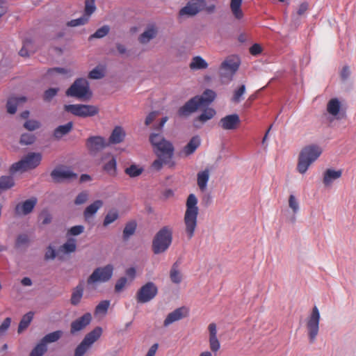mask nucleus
I'll return each mask as SVG.
<instances>
[{"label": "nucleus", "instance_id": "f257e3e1", "mask_svg": "<svg viewBox=\"0 0 356 356\" xmlns=\"http://www.w3.org/2000/svg\"><path fill=\"white\" fill-rule=\"evenodd\" d=\"M149 140L158 157L152 163V168L155 170H160L163 165L174 167L175 163L172 161V157L175 149L172 144L165 139L161 134H151Z\"/></svg>", "mask_w": 356, "mask_h": 356}, {"label": "nucleus", "instance_id": "f03ea898", "mask_svg": "<svg viewBox=\"0 0 356 356\" xmlns=\"http://www.w3.org/2000/svg\"><path fill=\"white\" fill-rule=\"evenodd\" d=\"M197 198L194 194H190L186 200V211L184 217L185 233L188 239L193 238L197 225L199 209Z\"/></svg>", "mask_w": 356, "mask_h": 356}, {"label": "nucleus", "instance_id": "7ed1b4c3", "mask_svg": "<svg viewBox=\"0 0 356 356\" xmlns=\"http://www.w3.org/2000/svg\"><path fill=\"white\" fill-rule=\"evenodd\" d=\"M322 153L321 148L315 145L305 147L300 152L297 170L300 174H305L309 166L316 161Z\"/></svg>", "mask_w": 356, "mask_h": 356}, {"label": "nucleus", "instance_id": "20e7f679", "mask_svg": "<svg viewBox=\"0 0 356 356\" xmlns=\"http://www.w3.org/2000/svg\"><path fill=\"white\" fill-rule=\"evenodd\" d=\"M240 65L241 60L238 56L231 55L226 57L218 69V74L221 81L223 83H229L238 71Z\"/></svg>", "mask_w": 356, "mask_h": 356}, {"label": "nucleus", "instance_id": "39448f33", "mask_svg": "<svg viewBox=\"0 0 356 356\" xmlns=\"http://www.w3.org/2000/svg\"><path fill=\"white\" fill-rule=\"evenodd\" d=\"M172 242V229L168 226L162 227L152 241V250L156 254L165 252Z\"/></svg>", "mask_w": 356, "mask_h": 356}, {"label": "nucleus", "instance_id": "423d86ee", "mask_svg": "<svg viewBox=\"0 0 356 356\" xmlns=\"http://www.w3.org/2000/svg\"><path fill=\"white\" fill-rule=\"evenodd\" d=\"M114 266L107 264L104 266L96 268L87 279V284L92 288L98 284L108 282L113 277Z\"/></svg>", "mask_w": 356, "mask_h": 356}, {"label": "nucleus", "instance_id": "0eeeda50", "mask_svg": "<svg viewBox=\"0 0 356 356\" xmlns=\"http://www.w3.org/2000/svg\"><path fill=\"white\" fill-rule=\"evenodd\" d=\"M66 95L79 99H89L92 96L89 83L85 79H78L66 91Z\"/></svg>", "mask_w": 356, "mask_h": 356}, {"label": "nucleus", "instance_id": "6e6552de", "mask_svg": "<svg viewBox=\"0 0 356 356\" xmlns=\"http://www.w3.org/2000/svg\"><path fill=\"white\" fill-rule=\"evenodd\" d=\"M42 160V154L40 153H30L21 161L15 163L10 167L11 173L18 171L24 172L36 168Z\"/></svg>", "mask_w": 356, "mask_h": 356}, {"label": "nucleus", "instance_id": "1a4fd4ad", "mask_svg": "<svg viewBox=\"0 0 356 356\" xmlns=\"http://www.w3.org/2000/svg\"><path fill=\"white\" fill-rule=\"evenodd\" d=\"M320 320V312L318 307L314 306L306 321L307 335L310 343L314 342L318 334Z\"/></svg>", "mask_w": 356, "mask_h": 356}, {"label": "nucleus", "instance_id": "9d476101", "mask_svg": "<svg viewBox=\"0 0 356 356\" xmlns=\"http://www.w3.org/2000/svg\"><path fill=\"white\" fill-rule=\"evenodd\" d=\"M65 110L81 118L92 117L99 113V108L97 106L88 104L65 105Z\"/></svg>", "mask_w": 356, "mask_h": 356}, {"label": "nucleus", "instance_id": "9b49d317", "mask_svg": "<svg viewBox=\"0 0 356 356\" xmlns=\"http://www.w3.org/2000/svg\"><path fill=\"white\" fill-rule=\"evenodd\" d=\"M157 286L152 282L143 285L136 293V300L139 303H146L152 300L157 294Z\"/></svg>", "mask_w": 356, "mask_h": 356}, {"label": "nucleus", "instance_id": "f8f14e48", "mask_svg": "<svg viewBox=\"0 0 356 356\" xmlns=\"http://www.w3.org/2000/svg\"><path fill=\"white\" fill-rule=\"evenodd\" d=\"M37 204L38 198L34 196L24 201H21L15 207V215L17 217L26 216L33 211Z\"/></svg>", "mask_w": 356, "mask_h": 356}, {"label": "nucleus", "instance_id": "ddd939ff", "mask_svg": "<svg viewBox=\"0 0 356 356\" xmlns=\"http://www.w3.org/2000/svg\"><path fill=\"white\" fill-rule=\"evenodd\" d=\"M205 6L206 1L204 0H192L180 10L179 15L181 17L194 16L203 10Z\"/></svg>", "mask_w": 356, "mask_h": 356}, {"label": "nucleus", "instance_id": "4468645a", "mask_svg": "<svg viewBox=\"0 0 356 356\" xmlns=\"http://www.w3.org/2000/svg\"><path fill=\"white\" fill-rule=\"evenodd\" d=\"M86 145L91 153L96 154L108 146V143L104 137L95 136L88 138Z\"/></svg>", "mask_w": 356, "mask_h": 356}, {"label": "nucleus", "instance_id": "2eb2a0df", "mask_svg": "<svg viewBox=\"0 0 356 356\" xmlns=\"http://www.w3.org/2000/svg\"><path fill=\"white\" fill-rule=\"evenodd\" d=\"M51 176L57 182L76 179L77 177L76 174L74 173L70 168L65 166L56 168L51 172Z\"/></svg>", "mask_w": 356, "mask_h": 356}, {"label": "nucleus", "instance_id": "dca6fc26", "mask_svg": "<svg viewBox=\"0 0 356 356\" xmlns=\"http://www.w3.org/2000/svg\"><path fill=\"white\" fill-rule=\"evenodd\" d=\"M188 314V309L185 307H179L169 313L163 321L164 327H168L175 322L180 321L186 317Z\"/></svg>", "mask_w": 356, "mask_h": 356}, {"label": "nucleus", "instance_id": "f3484780", "mask_svg": "<svg viewBox=\"0 0 356 356\" xmlns=\"http://www.w3.org/2000/svg\"><path fill=\"white\" fill-rule=\"evenodd\" d=\"M92 321V315L90 313H86L81 317L72 321L70 326V332L72 334L81 331L87 325H88Z\"/></svg>", "mask_w": 356, "mask_h": 356}, {"label": "nucleus", "instance_id": "a211bd4d", "mask_svg": "<svg viewBox=\"0 0 356 356\" xmlns=\"http://www.w3.org/2000/svg\"><path fill=\"white\" fill-rule=\"evenodd\" d=\"M201 107H202V106L200 102L199 96H195L181 107L179 109L178 113L180 116H187Z\"/></svg>", "mask_w": 356, "mask_h": 356}, {"label": "nucleus", "instance_id": "6ab92c4d", "mask_svg": "<svg viewBox=\"0 0 356 356\" xmlns=\"http://www.w3.org/2000/svg\"><path fill=\"white\" fill-rule=\"evenodd\" d=\"M240 124V118L237 114H232L221 118L219 126L225 130H234Z\"/></svg>", "mask_w": 356, "mask_h": 356}, {"label": "nucleus", "instance_id": "aec40b11", "mask_svg": "<svg viewBox=\"0 0 356 356\" xmlns=\"http://www.w3.org/2000/svg\"><path fill=\"white\" fill-rule=\"evenodd\" d=\"M327 112L332 118V120L341 118V102L337 98L331 99L327 104Z\"/></svg>", "mask_w": 356, "mask_h": 356}, {"label": "nucleus", "instance_id": "412c9836", "mask_svg": "<svg viewBox=\"0 0 356 356\" xmlns=\"http://www.w3.org/2000/svg\"><path fill=\"white\" fill-rule=\"evenodd\" d=\"M103 201L97 200L89 204L83 211V217L86 221H89L94 218L97 211L103 207Z\"/></svg>", "mask_w": 356, "mask_h": 356}, {"label": "nucleus", "instance_id": "4be33fe9", "mask_svg": "<svg viewBox=\"0 0 356 356\" xmlns=\"http://www.w3.org/2000/svg\"><path fill=\"white\" fill-rule=\"evenodd\" d=\"M210 178V170L206 168L197 174V185L202 193L207 190V185Z\"/></svg>", "mask_w": 356, "mask_h": 356}, {"label": "nucleus", "instance_id": "5701e85b", "mask_svg": "<svg viewBox=\"0 0 356 356\" xmlns=\"http://www.w3.org/2000/svg\"><path fill=\"white\" fill-rule=\"evenodd\" d=\"M201 140L199 136H193L181 152V155L188 156L195 152L200 145Z\"/></svg>", "mask_w": 356, "mask_h": 356}, {"label": "nucleus", "instance_id": "b1692460", "mask_svg": "<svg viewBox=\"0 0 356 356\" xmlns=\"http://www.w3.org/2000/svg\"><path fill=\"white\" fill-rule=\"evenodd\" d=\"M342 175V170H335L333 169H327L323 174V182L325 186H330L337 179H339Z\"/></svg>", "mask_w": 356, "mask_h": 356}, {"label": "nucleus", "instance_id": "393cba45", "mask_svg": "<svg viewBox=\"0 0 356 356\" xmlns=\"http://www.w3.org/2000/svg\"><path fill=\"white\" fill-rule=\"evenodd\" d=\"M83 291L84 286L82 282L77 284L76 286L72 289L70 298V303L72 305L76 306L81 302L83 296Z\"/></svg>", "mask_w": 356, "mask_h": 356}, {"label": "nucleus", "instance_id": "a878e982", "mask_svg": "<svg viewBox=\"0 0 356 356\" xmlns=\"http://www.w3.org/2000/svg\"><path fill=\"white\" fill-rule=\"evenodd\" d=\"M125 136H126V133H125L124 130L121 127H115L113 129V130L109 137L108 143H111V144L120 143L124 140Z\"/></svg>", "mask_w": 356, "mask_h": 356}, {"label": "nucleus", "instance_id": "bb28decb", "mask_svg": "<svg viewBox=\"0 0 356 356\" xmlns=\"http://www.w3.org/2000/svg\"><path fill=\"white\" fill-rule=\"evenodd\" d=\"M208 67V63L200 56L193 57L189 64V67L192 70H205Z\"/></svg>", "mask_w": 356, "mask_h": 356}, {"label": "nucleus", "instance_id": "cd10ccee", "mask_svg": "<svg viewBox=\"0 0 356 356\" xmlns=\"http://www.w3.org/2000/svg\"><path fill=\"white\" fill-rule=\"evenodd\" d=\"M157 34V29L154 26H149L139 37L138 40L142 44H147L154 39Z\"/></svg>", "mask_w": 356, "mask_h": 356}, {"label": "nucleus", "instance_id": "c85d7f7f", "mask_svg": "<svg viewBox=\"0 0 356 356\" xmlns=\"http://www.w3.org/2000/svg\"><path fill=\"white\" fill-rule=\"evenodd\" d=\"M103 159L106 161L104 165V170L109 175H115L116 172V160L115 157L111 154H107Z\"/></svg>", "mask_w": 356, "mask_h": 356}, {"label": "nucleus", "instance_id": "c756f323", "mask_svg": "<svg viewBox=\"0 0 356 356\" xmlns=\"http://www.w3.org/2000/svg\"><path fill=\"white\" fill-rule=\"evenodd\" d=\"M26 101V98L25 97L9 98L6 104L8 113L10 114L15 113L17 111L18 104L20 103H24Z\"/></svg>", "mask_w": 356, "mask_h": 356}, {"label": "nucleus", "instance_id": "7c9ffc66", "mask_svg": "<svg viewBox=\"0 0 356 356\" xmlns=\"http://www.w3.org/2000/svg\"><path fill=\"white\" fill-rule=\"evenodd\" d=\"M288 204H289V207L291 209L292 213H293V216L291 218V221L292 222H294L296 220L295 216L300 211V202H299L298 197L295 195L291 194L289 197Z\"/></svg>", "mask_w": 356, "mask_h": 356}, {"label": "nucleus", "instance_id": "2f4dec72", "mask_svg": "<svg viewBox=\"0 0 356 356\" xmlns=\"http://www.w3.org/2000/svg\"><path fill=\"white\" fill-rule=\"evenodd\" d=\"M102 332V327H96L87 334L83 340L91 346L101 337Z\"/></svg>", "mask_w": 356, "mask_h": 356}, {"label": "nucleus", "instance_id": "473e14b6", "mask_svg": "<svg viewBox=\"0 0 356 356\" xmlns=\"http://www.w3.org/2000/svg\"><path fill=\"white\" fill-rule=\"evenodd\" d=\"M120 217L119 211L115 209L109 210L104 216L103 226L107 227L111 224L115 222Z\"/></svg>", "mask_w": 356, "mask_h": 356}, {"label": "nucleus", "instance_id": "72a5a7b5", "mask_svg": "<svg viewBox=\"0 0 356 356\" xmlns=\"http://www.w3.org/2000/svg\"><path fill=\"white\" fill-rule=\"evenodd\" d=\"M242 0H231L230 8L232 14L237 19H241L243 17V13L241 10Z\"/></svg>", "mask_w": 356, "mask_h": 356}, {"label": "nucleus", "instance_id": "f704fd0d", "mask_svg": "<svg viewBox=\"0 0 356 356\" xmlns=\"http://www.w3.org/2000/svg\"><path fill=\"white\" fill-rule=\"evenodd\" d=\"M73 123L72 122H67L66 124L58 126L54 132V136L56 138H61L63 136L67 134L72 129Z\"/></svg>", "mask_w": 356, "mask_h": 356}, {"label": "nucleus", "instance_id": "c9c22d12", "mask_svg": "<svg viewBox=\"0 0 356 356\" xmlns=\"http://www.w3.org/2000/svg\"><path fill=\"white\" fill-rule=\"evenodd\" d=\"M60 250L65 254H70L76 251V240L73 238H70L67 241L63 243Z\"/></svg>", "mask_w": 356, "mask_h": 356}, {"label": "nucleus", "instance_id": "e433bc0d", "mask_svg": "<svg viewBox=\"0 0 356 356\" xmlns=\"http://www.w3.org/2000/svg\"><path fill=\"white\" fill-rule=\"evenodd\" d=\"M170 277L171 281L175 284H179L181 282L182 275L179 269V264L177 262L175 263L171 267Z\"/></svg>", "mask_w": 356, "mask_h": 356}, {"label": "nucleus", "instance_id": "4c0bfd02", "mask_svg": "<svg viewBox=\"0 0 356 356\" xmlns=\"http://www.w3.org/2000/svg\"><path fill=\"white\" fill-rule=\"evenodd\" d=\"M215 97L216 93L211 90H207L201 96H199L200 102L202 106L209 105L211 102L214 100Z\"/></svg>", "mask_w": 356, "mask_h": 356}, {"label": "nucleus", "instance_id": "58836bf2", "mask_svg": "<svg viewBox=\"0 0 356 356\" xmlns=\"http://www.w3.org/2000/svg\"><path fill=\"white\" fill-rule=\"evenodd\" d=\"M63 335L61 330H57L46 334L41 340V341L47 346V343H54L57 341Z\"/></svg>", "mask_w": 356, "mask_h": 356}, {"label": "nucleus", "instance_id": "ea45409f", "mask_svg": "<svg viewBox=\"0 0 356 356\" xmlns=\"http://www.w3.org/2000/svg\"><path fill=\"white\" fill-rule=\"evenodd\" d=\"M136 226L137 225L135 221H131L126 224L123 230V238L124 240H127L135 233Z\"/></svg>", "mask_w": 356, "mask_h": 356}, {"label": "nucleus", "instance_id": "a19ab883", "mask_svg": "<svg viewBox=\"0 0 356 356\" xmlns=\"http://www.w3.org/2000/svg\"><path fill=\"white\" fill-rule=\"evenodd\" d=\"M15 184L13 178L11 176H2L0 177V191H5L10 188Z\"/></svg>", "mask_w": 356, "mask_h": 356}, {"label": "nucleus", "instance_id": "79ce46f5", "mask_svg": "<svg viewBox=\"0 0 356 356\" xmlns=\"http://www.w3.org/2000/svg\"><path fill=\"white\" fill-rule=\"evenodd\" d=\"M33 318V314L31 312L27 313L26 315L23 316L22 318L19 327H18V332L21 333L25 329L28 327L31 321Z\"/></svg>", "mask_w": 356, "mask_h": 356}, {"label": "nucleus", "instance_id": "37998d69", "mask_svg": "<svg viewBox=\"0 0 356 356\" xmlns=\"http://www.w3.org/2000/svg\"><path fill=\"white\" fill-rule=\"evenodd\" d=\"M30 240L27 234H19L15 241V247L17 248H26L29 244Z\"/></svg>", "mask_w": 356, "mask_h": 356}, {"label": "nucleus", "instance_id": "c03bdc74", "mask_svg": "<svg viewBox=\"0 0 356 356\" xmlns=\"http://www.w3.org/2000/svg\"><path fill=\"white\" fill-rule=\"evenodd\" d=\"M216 115V111L211 108H206L203 113L198 117L197 120L202 122H205L211 120Z\"/></svg>", "mask_w": 356, "mask_h": 356}, {"label": "nucleus", "instance_id": "a18cd8bd", "mask_svg": "<svg viewBox=\"0 0 356 356\" xmlns=\"http://www.w3.org/2000/svg\"><path fill=\"white\" fill-rule=\"evenodd\" d=\"M110 305L109 300H102L96 307L95 313V314L105 315L107 313L108 309Z\"/></svg>", "mask_w": 356, "mask_h": 356}, {"label": "nucleus", "instance_id": "49530a36", "mask_svg": "<svg viewBox=\"0 0 356 356\" xmlns=\"http://www.w3.org/2000/svg\"><path fill=\"white\" fill-rule=\"evenodd\" d=\"M47 350V346L40 341V342L33 349L30 356H42Z\"/></svg>", "mask_w": 356, "mask_h": 356}, {"label": "nucleus", "instance_id": "de8ad7c7", "mask_svg": "<svg viewBox=\"0 0 356 356\" xmlns=\"http://www.w3.org/2000/svg\"><path fill=\"white\" fill-rule=\"evenodd\" d=\"M245 92V86L241 85L237 90L234 92V95L232 98V101L234 103H238L241 101L243 95Z\"/></svg>", "mask_w": 356, "mask_h": 356}, {"label": "nucleus", "instance_id": "09e8293b", "mask_svg": "<svg viewBox=\"0 0 356 356\" xmlns=\"http://www.w3.org/2000/svg\"><path fill=\"white\" fill-rule=\"evenodd\" d=\"M91 346L88 345L85 341H82L81 343L76 347L74 356H83V355L89 350Z\"/></svg>", "mask_w": 356, "mask_h": 356}, {"label": "nucleus", "instance_id": "8fccbe9b", "mask_svg": "<svg viewBox=\"0 0 356 356\" xmlns=\"http://www.w3.org/2000/svg\"><path fill=\"white\" fill-rule=\"evenodd\" d=\"M143 168L136 165H131L130 167L126 168L125 172L131 177L139 176L143 172Z\"/></svg>", "mask_w": 356, "mask_h": 356}, {"label": "nucleus", "instance_id": "3c124183", "mask_svg": "<svg viewBox=\"0 0 356 356\" xmlns=\"http://www.w3.org/2000/svg\"><path fill=\"white\" fill-rule=\"evenodd\" d=\"M104 70L102 67L99 66L91 70L88 74V77L91 79H99L104 77Z\"/></svg>", "mask_w": 356, "mask_h": 356}, {"label": "nucleus", "instance_id": "603ef678", "mask_svg": "<svg viewBox=\"0 0 356 356\" xmlns=\"http://www.w3.org/2000/svg\"><path fill=\"white\" fill-rule=\"evenodd\" d=\"M109 26L104 25L98 29L91 36L90 38H102L106 36L109 32Z\"/></svg>", "mask_w": 356, "mask_h": 356}, {"label": "nucleus", "instance_id": "864d4df0", "mask_svg": "<svg viewBox=\"0 0 356 356\" xmlns=\"http://www.w3.org/2000/svg\"><path fill=\"white\" fill-rule=\"evenodd\" d=\"M96 10L95 0L85 1V13L86 17H90Z\"/></svg>", "mask_w": 356, "mask_h": 356}, {"label": "nucleus", "instance_id": "5fc2aeb1", "mask_svg": "<svg viewBox=\"0 0 356 356\" xmlns=\"http://www.w3.org/2000/svg\"><path fill=\"white\" fill-rule=\"evenodd\" d=\"M89 198V193L87 191H82L77 195L74 200L76 205H81L85 204Z\"/></svg>", "mask_w": 356, "mask_h": 356}, {"label": "nucleus", "instance_id": "6e6d98bb", "mask_svg": "<svg viewBox=\"0 0 356 356\" xmlns=\"http://www.w3.org/2000/svg\"><path fill=\"white\" fill-rule=\"evenodd\" d=\"M35 140V136L33 134H22L20 138V143L22 145H31Z\"/></svg>", "mask_w": 356, "mask_h": 356}, {"label": "nucleus", "instance_id": "4d7b16f0", "mask_svg": "<svg viewBox=\"0 0 356 356\" xmlns=\"http://www.w3.org/2000/svg\"><path fill=\"white\" fill-rule=\"evenodd\" d=\"M88 17H86V15L81 17L78 19H72L67 22V26L74 27L78 26L80 25H83L88 21Z\"/></svg>", "mask_w": 356, "mask_h": 356}, {"label": "nucleus", "instance_id": "13d9d810", "mask_svg": "<svg viewBox=\"0 0 356 356\" xmlns=\"http://www.w3.org/2000/svg\"><path fill=\"white\" fill-rule=\"evenodd\" d=\"M84 231V227L83 225H75L72 227L67 231V235L70 236H78L82 234Z\"/></svg>", "mask_w": 356, "mask_h": 356}, {"label": "nucleus", "instance_id": "bf43d9fd", "mask_svg": "<svg viewBox=\"0 0 356 356\" xmlns=\"http://www.w3.org/2000/svg\"><path fill=\"white\" fill-rule=\"evenodd\" d=\"M128 279L125 277H120L116 282L115 290L117 292L121 291L127 284Z\"/></svg>", "mask_w": 356, "mask_h": 356}, {"label": "nucleus", "instance_id": "052dcab7", "mask_svg": "<svg viewBox=\"0 0 356 356\" xmlns=\"http://www.w3.org/2000/svg\"><path fill=\"white\" fill-rule=\"evenodd\" d=\"M40 125V122L36 120H28L24 124V127L29 131H34L38 129Z\"/></svg>", "mask_w": 356, "mask_h": 356}, {"label": "nucleus", "instance_id": "680f3d73", "mask_svg": "<svg viewBox=\"0 0 356 356\" xmlns=\"http://www.w3.org/2000/svg\"><path fill=\"white\" fill-rule=\"evenodd\" d=\"M210 349L213 352H217L220 348V343L218 337L209 338Z\"/></svg>", "mask_w": 356, "mask_h": 356}, {"label": "nucleus", "instance_id": "e2e57ef3", "mask_svg": "<svg viewBox=\"0 0 356 356\" xmlns=\"http://www.w3.org/2000/svg\"><path fill=\"white\" fill-rule=\"evenodd\" d=\"M54 73L66 74V75H69V76L71 75L70 70H69L66 68H63V67H56V68L50 69L48 71V74L50 76L53 75Z\"/></svg>", "mask_w": 356, "mask_h": 356}, {"label": "nucleus", "instance_id": "0e129e2a", "mask_svg": "<svg viewBox=\"0 0 356 356\" xmlns=\"http://www.w3.org/2000/svg\"><path fill=\"white\" fill-rule=\"evenodd\" d=\"M56 257V250L51 245H49L44 254V258L46 260H53Z\"/></svg>", "mask_w": 356, "mask_h": 356}, {"label": "nucleus", "instance_id": "69168bd1", "mask_svg": "<svg viewBox=\"0 0 356 356\" xmlns=\"http://www.w3.org/2000/svg\"><path fill=\"white\" fill-rule=\"evenodd\" d=\"M58 88H49L45 91L44 95V99L45 101H50L54 97H55L58 92Z\"/></svg>", "mask_w": 356, "mask_h": 356}, {"label": "nucleus", "instance_id": "338daca9", "mask_svg": "<svg viewBox=\"0 0 356 356\" xmlns=\"http://www.w3.org/2000/svg\"><path fill=\"white\" fill-rule=\"evenodd\" d=\"M307 9H308V4L307 3H301L299 6L296 14H293V17H295L296 15H298V16L304 15L305 14L306 11L307 10Z\"/></svg>", "mask_w": 356, "mask_h": 356}, {"label": "nucleus", "instance_id": "774afa93", "mask_svg": "<svg viewBox=\"0 0 356 356\" xmlns=\"http://www.w3.org/2000/svg\"><path fill=\"white\" fill-rule=\"evenodd\" d=\"M159 113L156 111L151 112L146 118L145 119V124L149 125L158 116Z\"/></svg>", "mask_w": 356, "mask_h": 356}]
</instances>
